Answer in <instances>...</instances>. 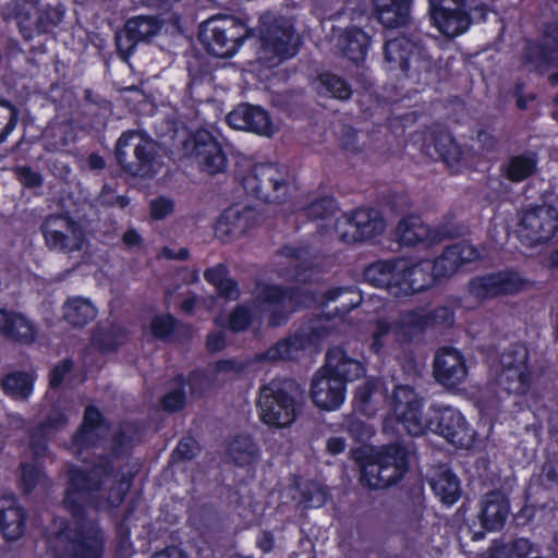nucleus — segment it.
<instances>
[{
  "instance_id": "obj_4",
  "label": "nucleus",
  "mask_w": 558,
  "mask_h": 558,
  "mask_svg": "<svg viewBox=\"0 0 558 558\" xmlns=\"http://www.w3.org/2000/svg\"><path fill=\"white\" fill-rule=\"evenodd\" d=\"M258 43L257 59L269 69L295 57L302 45L293 22L270 13L260 16Z\"/></svg>"
},
{
  "instance_id": "obj_55",
  "label": "nucleus",
  "mask_w": 558,
  "mask_h": 558,
  "mask_svg": "<svg viewBox=\"0 0 558 558\" xmlns=\"http://www.w3.org/2000/svg\"><path fill=\"white\" fill-rule=\"evenodd\" d=\"M289 277L303 284L312 282L311 271L313 270V263L307 258L299 260V263L291 265L288 269Z\"/></svg>"
},
{
  "instance_id": "obj_3",
  "label": "nucleus",
  "mask_w": 558,
  "mask_h": 558,
  "mask_svg": "<svg viewBox=\"0 0 558 558\" xmlns=\"http://www.w3.org/2000/svg\"><path fill=\"white\" fill-rule=\"evenodd\" d=\"M366 368L362 362L351 357L340 345L331 347L311 381V399L325 411L339 409L345 399L347 384L364 376Z\"/></svg>"
},
{
  "instance_id": "obj_36",
  "label": "nucleus",
  "mask_w": 558,
  "mask_h": 558,
  "mask_svg": "<svg viewBox=\"0 0 558 558\" xmlns=\"http://www.w3.org/2000/svg\"><path fill=\"white\" fill-rule=\"evenodd\" d=\"M36 379L34 371H12L2 376L1 389L12 400L26 401L34 392Z\"/></svg>"
},
{
  "instance_id": "obj_46",
  "label": "nucleus",
  "mask_w": 558,
  "mask_h": 558,
  "mask_svg": "<svg viewBox=\"0 0 558 558\" xmlns=\"http://www.w3.org/2000/svg\"><path fill=\"white\" fill-rule=\"evenodd\" d=\"M19 487L23 494H31L35 490L40 480L45 476L44 463L22 461L19 465Z\"/></svg>"
},
{
  "instance_id": "obj_34",
  "label": "nucleus",
  "mask_w": 558,
  "mask_h": 558,
  "mask_svg": "<svg viewBox=\"0 0 558 558\" xmlns=\"http://www.w3.org/2000/svg\"><path fill=\"white\" fill-rule=\"evenodd\" d=\"M310 342L308 336L294 333L282 338L270 345L267 350L256 353V362H278L292 360L294 354L304 350Z\"/></svg>"
},
{
  "instance_id": "obj_47",
  "label": "nucleus",
  "mask_w": 558,
  "mask_h": 558,
  "mask_svg": "<svg viewBox=\"0 0 558 558\" xmlns=\"http://www.w3.org/2000/svg\"><path fill=\"white\" fill-rule=\"evenodd\" d=\"M64 17V8L61 4L56 7L47 5L37 10V17L34 22L35 31L38 34H46L57 27Z\"/></svg>"
},
{
  "instance_id": "obj_1",
  "label": "nucleus",
  "mask_w": 558,
  "mask_h": 558,
  "mask_svg": "<svg viewBox=\"0 0 558 558\" xmlns=\"http://www.w3.org/2000/svg\"><path fill=\"white\" fill-rule=\"evenodd\" d=\"M113 474L114 465L108 456H100L89 471L75 464L68 468L62 504L74 525L66 518H58L57 530L48 536L50 546L54 542L60 545L59 558H104L105 536L99 524L88 518V509L93 495Z\"/></svg>"
},
{
  "instance_id": "obj_37",
  "label": "nucleus",
  "mask_w": 558,
  "mask_h": 558,
  "mask_svg": "<svg viewBox=\"0 0 558 558\" xmlns=\"http://www.w3.org/2000/svg\"><path fill=\"white\" fill-rule=\"evenodd\" d=\"M105 416L96 405H87L84 411L83 421L72 436V444L80 448H92L98 438L95 430L105 425Z\"/></svg>"
},
{
  "instance_id": "obj_58",
  "label": "nucleus",
  "mask_w": 558,
  "mask_h": 558,
  "mask_svg": "<svg viewBox=\"0 0 558 558\" xmlns=\"http://www.w3.org/2000/svg\"><path fill=\"white\" fill-rule=\"evenodd\" d=\"M68 423V416L61 409L51 410L46 418L36 426L48 433L49 429H59Z\"/></svg>"
},
{
  "instance_id": "obj_60",
  "label": "nucleus",
  "mask_w": 558,
  "mask_h": 558,
  "mask_svg": "<svg viewBox=\"0 0 558 558\" xmlns=\"http://www.w3.org/2000/svg\"><path fill=\"white\" fill-rule=\"evenodd\" d=\"M217 294L226 300L235 301L240 298L241 292L236 280L227 277L221 286L215 288Z\"/></svg>"
},
{
  "instance_id": "obj_61",
  "label": "nucleus",
  "mask_w": 558,
  "mask_h": 558,
  "mask_svg": "<svg viewBox=\"0 0 558 558\" xmlns=\"http://www.w3.org/2000/svg\"><path fill=\"white\" fill-rule=\"evenodd\" d=\"M229 275V269L223 263L209 267L204 271L205 280L214 288L221 286L223 279Z\"/></svg>"
},
{
  "instance_id": "obj_31",
  "label": "nucleus",
  "mask_w": 558,
  "mask_h": 558,
  "mask_svg": "<svg viewBox=\"0 0 558 558\" xmlns=\"http://www.w3.org/2000/svg\"><path fill=\"white\" fill-rule=\"evenodd\" d=\"M248 214L247 210L241 211L233 207L225 209L215 225L216 236L222 242H230L246 234L253 226Z\"/></svg>"
},
{
  "instance_id": "obj_21",
  "label": "nucleus",
  "mask_w": 558,
  "mask_h": 558,
  "mask_svg": "<svg viewBox=\"0 0 558 558\" xmlns=\"http://www.w3.org/2000/svg\"><path fill=\"white\" fill-rule=\"evenodd\" d=\"M510 501L508 496L499 489H493L483 495L478 505L477 521L481 532H474L473 541H480L486 532L500 531L508 518Z\"/></svg>"
},
{
  "instance_id": "obj_48",
  "label": "nucleus",
  "mask_w": 558,
  "mask_h": 558,
  "mask_svg": "<svg viewBox=\"0 0 558 558\" xmlns=\"http://www.w3.org/2000/svg\"><path fill=\"white\" fill-rule=\"evenodd\" d=\"M28 450L32 461L44 463L49 456V435L37 426L28 432Z\"/></svg>"
},
{
  "instance_id": "obj_15",
  "label": "nucleus",
  "mask_w": 558,
  "mask_h": 558,
  "mask_svg": "<svg viewBox=\"0 0 558 558\" xmlns=\"http://www.w3.org/2000/svg\"><path fill=\"white\" fill-rule=\"evenodd\" d=\"M384 228V219L371 207L355 208L336 222V232L345 244L369 241L379 235Z\"/></svg>"
},
{
  "instance_id": "obj_40",
  "label": "nucleus",
  "mask_w": 558,
  "mask_h": 558,
  "mask_svg": "<svg viewBox=\"0 0 558 558\" xmlns=\"http://www.w3.org/2000/svg\"><path fill=\"white\" fill-rule=\"evenodd\" d=\"M169 384L172 387L163 396L160 397L158 403L165 413H179L183 411L187 405V380L185 374L177 373L169 380Z\"/></svg>"
},
{
  "instance_id": "obj_22",
  "label": "nucleus",
  "mask_w": 558,
  "mask_h": 558,
  "mask_svg": "<svg viewBox=\"0 0 558 558\" xmlns=\"http://www.w3.org/2000/svg\"><path fill=\"white\" fill-rule=\"evenodd\" d=\"M227 123L235 130L271 136L274 123L269 112L262 106L243 102L227 114Z\"/></svg>"
},
{
  "instance_id": "obj_18",
  "label": "nucleus",
  "mask_w": 558,
  "mask_h": 558,
  "mask_svg": "<svg viewBox=\"0 0 558 558\" xmlns=\"http://www.w3.org/2000/svg\"><path fill=\"white\" fill-rule=\"evenodd\" d=\"M47 247L51 251H80L83 245V231L80 225L69 216L51 215L40 226Z\"/></svg>"
},
{
  "instance_id": "obj_28",
  "label": "nucleus",
  "mask_w": 558,
  "mask_h": 558,
  "mask_svg": "<svg viewBox=\"0 0 558 558\" xmlns=\"http://www.w3.org/2000/svg\"><path fill=\"white\" fill-rule=\"evenodd\" d=\"M226 453L235 466L245 469L247 473L253 474L262 457L258 444L250 434L233 436L227 444Z\"/></svg>"
},
{
  "instance_id": "obj_24",
  "label": "nucleus",
  "mask_w": 558,
  "mask_h": 558,
  "mask_svg": "<svg viewBox=\"0 0 558 558\" xmlns=\"http://www.w3.org/2000/svg\"><path fill=\"white\" fill-rule=\"evenodd\" d=\"M522 62L539 72L556 68L557 71L550 73L547 81L550 86H558V48L550 46L548 41L527 39L522 50Z\"/></svg>"
},
{
  "instance_id": "obj_39",
  "label": "nucleus",
  "mask_w": 558,
  "mask_h": 558,
  "mask_svg": "<svg viewBox=\"0 0 558 558\" xmlns=\"http://www.w3.org/2000/svg\"><path fill=\"white\" fill-rule=\"evenodd\" d=\"M62 313L70 326L83 328L96 318L98 310L88 299L70 296L62 306Z\"/></svg>"
},
{
  "instance_id": "obj_44",
  "label": "nucleus",
  "mask_w": 558,
  "mask_h": 558,
  "mask_svg": "<svg viewBox=\"0 0 558 558\" xmlns=\"http://www.w3.org/2000/svg\"><path fill=\"white\" fill-rule=\"evenodd\" d=\"M338 210V202L331 195H324L313 199L299 210L300 217H306L308 220L330 219Z\"/></svg>"
},
{
  "instance_id": "obj_16",
  "label": "nucleus",
  "mask_w": 558,
  "mask_h": 558,
  "mask_svg": "<svg viewBox=\"0 0 558 558\" xmlns=\"http://www.w3.org/2000/svg\"><path fill=\"white\" fill-rule=\"evenodd\" d=\"M453 323L454 312L449 306L439 305L429 311L417 307L400 315L397 329L410 341L428 329L449 328Z\"/></svg>"
},
{
  "instance_id": "obj_56",
  "label": "nucleus",
  "mask_w": 558,
  "mask_h": 558,
  "mask_svg": "<svg viewBox=\"0 0 558 558\" xmlns=\"http://www.w3.org/2000/svg\"><path fill=\"white\" fill-rule=\"evenodd\" d=\"M195 457V440L191 437L181 438L171 453L174 461H191Z\"/></svg>"
},
{
  "instance_id": "obj_12",
  "label": "nucleus",
  "mask_w": 558,
  "mask_h": 558,
  "mask_svg": "<svg viewBox=\"0 0 558 558\" xmlns=\"http://www.w3.org/2000/svg\"><path fill=\"white\" fill-rule=\"evenodd\" d=\"M530 284L514 268H505L470 279L468 288L472 296L480 301H489L502 296H514L523 292Z\"/></svg>"
},
{
  "instance_id": "obj_11",
  "label": "nucleus",
  "mask_w": 558,
  "mask_h": 558,
  "mask_svg": "<svg viewBox=\"0 0 558 558\" xmlns=\"http://www.w3.org/2000/svg\"><path fill=\"white\" fill-rule=\"evenodd\" d=\"M413 264L407 266L402 259H379L367 265L363 278L368 284L387 290L397 300H404L418 294Z\"/></svg>"
},
{
  "instance_id": "obj_7",
  "label": "nucleus",
  "mask_w": 558,
  "mask_h": 558,
  "mask_svg": "<svg viewBox=\"0 0 558 558\" xmlns=\"http://www.w3.org/2000/svg\"><path fill=\"white\" fill-rule=\"evenodd\" d=\"M480 258L478 250L469 242L461 241L447 245L435 259H421L413 264L418 293H422L442 279L453 276L461 267Z\"/></svg>"
},
{
  "instance_id": "obj_41",
  "label": "nucleus",
  "mask_w": 558,
  "mask_h": 558,
  "mask_svg": "<svg viewBox=\"0 0 558 558\" xmlns=\"http://www.w3.org/2000/svg\"><path fill=\"white\" fill-rule=\"evenodd\" d=\"M399 242L404 246H415L428 239L429 228L424 225L418 216L403 217L397 226Z\"/></svg>"
},
{
  "instance_id": "obj_13",
  "label": "nucleus",
  "mask_w": 558,
  "mask_h": 558,
  "mask_svg": "<svg viewBox=\"0 0 558 558\" xmlns=\"http://www.w3.org/2000/svg\"><path fill=\"white\" fill-rule=\"evenodd\" d=\"M426 48L422 32L402 34L386 40L384 45V63L387 71L397 76H410L413 62L424 59Z\"/></svg>"
},
{
  "instance_id": "obj_43",
  "label": "nucleus",
  "mask_w": 558,
  "mask_h": 558,
  "mask_svg": "<svg viewBox=\"0 0 558 558\" xmlns=\"http://www.w3.org/2000/svg\"><path fill=\"white\" fill-rule=\"evenodd\" d=\"M126 340V332L120 326H111L108 329L93 333L92 341L101 353H114Z\"/></svg>"
},
{
  "instance_id": "obj_9",
  "label": "nucleus",
  "mask_w": 558,
  "mask_h": 558,
  "mask_svg": "<svg viewBox=\"0 0 558 558\" xmlns=\"http://www.w3.org/2000/svg\"><path fill=\"white\" fill-rule=\"evenodd\" d=\"M114 157L121 169L132 177L154 178L156 174V144L145 131L122 132L116 143Z\"/></svg>"
},
{
  "instance_id": "obj_17",
  "label": "nucleus",
  "mask_w": 558,
  "mask_h": 558,
  "mask_svg": "<svg viewBox=\"0 0 558 558\" xmlns=\"http://www.w3.org/2000/svg\"><path fill=\"white\" fill-rule=\"evenodd\" d=\"M500 381L509 393L524 395L532 385L529 351L522 344H512L501 355Z\"/></svg>"
},
{
  "instance_id": "obj_64",
  "label": "nucleus",
  "mask_w": 558,
  "mask_h": 558,
  "mask_svg": "<svg viewBox=\"0 0 558 558\" xmlns=\"http://www.w3.org/2000/svg\"><path fill=\"white\" fill-rule=\"evenodd\" d=\"M345 429L355 441H363L369 436L366 423L361 420L349 421Z\"/></svg>"
},
{
  "instance_id": "obj_52",
  "label": "nucleus",
  "mask_w": 558,
  "mask_h": 558,
  "mask_svg": "<svg viewBox=\"0 0 558 558\" xmlns=\"http://www.w3.org/2000/svg\"><path fill=\"white\" fill-rule=\"evenodd\" d=\"M74 367V362L70 357H65L58 362L49 372V387L51 389H57L61 387L65 376L72 372Z\"/></svg>"
},
{
  "instance_id": "obj_54",
  "label": "nucleus",
  "mask_w": 558,
  "mask_h": 558,
  "mask_svg": "<svg viewBox=\"0 0 558 558\" xmlns=\"http://www.w3.org/2000/svg\"><path fill=\"white\" fill-rule=\"evenodd\" d=\"M14 172L19 182L26 189L39 187L44 183L43 175L29 166H19Z\"/></svg>"
},
{
  "instance_id": "obj_20",
  "label": "nucleus",
  "mask_w": 558,
  "mask_h": 558,
  "mask_svg": "<svg viewBox=\"0 0 558 558\" xmlns=\"http://www.w3.org/2000/svg\"><path fill=\"white\" fill-rule=\"evenodd\" d=\"M469 367L463 353L446 345L437 350L433 362L435 380L447 389L458 388L466 378Z\"/></svg>"
},
{
  "instance_id": "obj_19",
  "label": "nucleus",
  "mask_w": 558,
  "mask_h": 558,
  "mask_svg": "<svg viewBox=\"0 0 558 558\" xmlns=\"http://www.w3.org/2000/svg\"><path fill=\"white\" fill-rule=\"evenodd\" d=\"M162 22L158 16L137 15L130 17L123 29L116 35L117 50L122 59L134 54L140 43L148 41L161 29Z\"/></svg>"
},
{
  "instance_id": "obj_30",
  "label": "nucleus",
  "mask_w": 558,
  "mask_h": 558,
  "mask_svg": "<svg viewBox=\"0 0 558 558\" xmlns=\"http://www.w3.org/2000/svg\"><path fill=\"white\" fill-rule=\"evenodd\" d=\"M149 330L154 338L163 342L174 340H191L193 328L170 313L155 315L149 324Z\"/></svg>"
},
{
  "instance_id": "obj_35",
  "label": "nucleus",
  "mask_w": 558,
  "mask_h": 558,
  "mask_svg": "<svg viewBox=\"0 0 558 558\" xmlns=\"http://www.w3.org/2000/svg\"><path fill=\"white\" fill-rule=\"evenodd\" d=\"M537 170L538 156L532 150L510 156L500 167L502 175L511 183H521L536 174Z\"/></svg>"
},
{
  "instance_id": "obj_8",
  "label": "nucleus",
  "mask_w": 558,
  "mask_h": 558,
  "mask_svg": "<svg viewBox=\"0 0 558 558\" xmlns=\"http://www.w3.org/2000/svg\"><path fill=\"white\" fill-rule=\"evenodd\" d=\"M250 34V27L242 20L233 15H217L199 25L198 40L208 54L216 58H231Z\"/></svg>"
},
{
  "instance_id": "obj_14",
  "label": "nucleus",
  "mask_w": 558,
  "mask_h": 558,
  "mask_svg": "<svg viewBox=\"0 0 558 558\" xmlns=\"http://www.w3.org/2000/svg\"><path fill=\"white\" fill-rule=\"evenodd\" d=\"M558 231V211L553 206L526 209L518 223V238L529 247L549 242Z\"/></svg>"
},
{
  "instance_id": "obj_53",
  "label": "nucleus",
  "mask_w": 558,
  "mask_h": 558,
  "mask_svg": "<svg viewBox=\"0 0 558 558\" xmlns=\"http://www.w3.org/2000/svg\"><path fill=\"white\" fill-rule=\"evenodd\" d=\"M174 210V203L166 196H158L149 203V215L153 220H162L172 214Z\"/></svg>"
},
{
  "instance_id": "obj_49",
  "label": "nucleus",
  "mask_w": 558,
  "mask_h": 558,
  "mask_svg": "<svg viewBox=\"0 0 558 558\" xmlns=\"http://www.w3.org/2000/svg\"><path fill=\"white\" fill-rule=\"evenodd\" d=\"M133 475L131 474H117L114 482L108 490L107 501L111 508H118L124 501L128 493L131 489Z\"/></svg>"
},
{
  "instance_id": "obj_25",
  "label": "nucleus",
  "mask_w": 558,
  "mask_h": 558,
  "mask_svg": "<svg viewBox=\"0 0 558 558\" xmlns=\"http://www.w3.org/2000/svg\"><path fill=\"white\" fill-rule=\"evenodd\" d=\"M0 335L13 342L32 345L37 339L38 329L26 315L4 310L0 313Z\"/></svg>"
},
{
  "instance_id": "obj_6",
  "label": "nucleus",
  "mask_w": 558,
  "mask_h": 558,
  "mask_svg": "<svg viewBox=\"0 0 558 558\" xmlns=\"http://www.w3.org/2000/svg\"><path fill=\"white\" fill-rule=\"evenodd\" d=\"M292 182L289 167L278 162L256 163L241 179L248 196L267 204L284 203L291 193Z\"/></svg>"
},
{
  "instance_id": "obj_27",
  "label": "nucleus",
  "mask_w": 558,
  "mask_h": 558,
  "mask_svg": "<svg viewBox=\"0 0 558 558\" xmlns=\"http://www.w3.org/2000/svg\"><path fill=\"white\" fill-rule=\"evenodd\" d=\"M27 513L13 496L0 499V532L7 542L20 539L26 530Z\"/></svg>"
},
{
  "instance_id": "obj_2",
  "label": "nucleus",
  "mask_w": 558,
  "mask_h": 558,
  "mask_svg": "<svg viewBox=\"0 0 558 558\" xmlns=\"http://www.w3.org/2000/svg\"><path fill=\"white\" fill-rule=\"evenodd\" d=\"M390 405L397 421L413 437L421 436L426 429H429L457 448H470L473 445L474 429L464 415L452 407H430L424 422V400L409 385H397L395 387Z\"/></svg>"
},
{
  "instance_id": "obj_59",
  "label": "nucleus",
  "mask_w": 558,
  "mask_h": 558,
  "mask_svg": "<svg viewBox=\"0 0 558 558\" xmlns=\"http://www.w3.org/2000/svg\"><path fill=\"white\" fill-rule=\"evenodd\" d=\"M248 366V362L231 359H220L215 363V369L217 373H235L241 374Z\"/></svg>"
},
{
  "instance_id": "obj_62",
  "label": "nucleus",
  "mask_w": 558,
  "mask_h": 558,
  "mask_svg": "<svg viewBox=\"0 0 558 558\" xmlns=\"http://www.w3.org/2000/svg\"><path fill=\"white\" fill-rule=\"evenodd\" d=\"M185 377L187 380L186 388H189L191 397L201 399L205 392L203 375L198 371L193 369Z\"/></svg>"
},
{
  "instance_id": "obj_42",
  "label": "nucleus",
  "mask_w": 558,
  "mask_h": 558,
  "mask_svg": "<svg viewBox=\"0 0 558 558\" xmlns=\"http://www.w3.org/2000/svg\"><path fill=\"white\" fill-rule=\"evenodd\" d=\"M430 142L436 155L444 162L447 165H453L460 161L462 155L461 147L449 131H433L430 134Z\"/></svg>"
},
{
  "instance_id": "obj_38",
  "label": "nucleus",
  "mask_w": 558,
  "mask_h": 558,
  "mask_svg": "<svg viewBox=\"0 0 558 558\" xmlns=\"http://www.w3.org/2000/svg\"><path fill=\"white\" fill-rule=\"evenodd\" d=\"M310 298H312V292L299 287L266 283L257 293L256 301L267 305H281L286 301L300 304L302 300Z\"/></svg>"
},
{
  "instance_id": "obj_45",
  "label": "nucleus",
  "mask_w": 558,
  "mask_h": 558,
  "mask_svg": "<svg viewBox=\"0 0 558 558\" xmlns=\"http://www.w3.org/2000/svg\"><path fill=\"white\" fill-rule=\"evenodd\" d=\"M318 81L325 94H329L332 98L348 100L352 96L350 83L338 74L323 72L318 75Z\"/></svg>"
},
{
  "instance_id": "obj_63",
  "label": "nucleus",
  "mask_w": 558,
  "mask_h": 558,
  "mask_svg": "<svg viewBox=\"0 0 558 558\" xmlns=\"http://www.w3.org/2000/svg\"><path fill=\"white\" fill-rule=\"evenodd\" d=\"M205 344L210 353H218L225 350L227 339L222 331L213 330L207 333Z\"/></svg>"
},
{
  "instance_id": "obj_23",
  "label": "nucleus",
  "mask_w": 558,
  "mask_h": 558,
  "mask_svg": "<svg viewBox=\"0 0 558 558\" xmlns=\"http://www.w3.org/2000/svg\"><path fill=\"white\" fill-rule=\"evenodd\" d=\"M193 150L203 171L209 174L223 172L228 159L221 144L207 130H197L193 135Z\"/></svg>"
},
{
  "instance_id": "obj_29",
  "label": "nucleus",
  "mask_w": 558,
  "mask_h": 558,
  "mask_svg": "<svg viewBox=\"0 0 558 558\" xmlns=\"http://www.w3.org/2000/svg\"><path fill=\"white\" fill-rule=\"evenodd\" d=\"M428 483L435 496L444 505L452 506L461 497L460 480L448 466L440 465L433 470Z\"/></svg>"
},
{
  "instance_id": "obj_33",
  "label": "nucleus",
  "mask_w": 558,
  "mask_h": 558,
  "mask_svg": "<svg viewBox=\"0 0 558 558\" xmlns=\"http://www.w3.org/2000/svg\"><path fill=\"white\" fill-rule=\"evenodd\" d=\"M372 38L360 27H348L338 38V47L344 58L359 64L364 62Z\"/></svg>"
},
{
  "instance_id": "obj_50",
  "label": "nucleus",
  "mask_w": 558,
  "mask_h": 558,
  "mask_svg": "<svg viewBox=\"0 0 558 558\" xmlns=\"http://www.w3.org/2000/svg\"><path fill=\"white\" fill-rule=\"evenodd\" d=\"M252 323L253 314L251 310L246 305L238 304L228 316L227 328L238 333L247 330Z\"/></svg>"
},
{
  "instance_id": "obj_32",
  "label": "nucleus",
  "mask_w": 558,
  "mask_h": 558,
  "mask_svg": "<svg viewBox=\"0 0 558 558\" xmlns=\"http://www.w3.org/2000/svg\"><path fill=\"white\" fill-rule=\"evenodd\" d=\"M432 24L446 37L454 38L465 33L472 24L469 9L428 12Z\"/></svg>"
},
{
  "instance_id": "obj_57",
  "label": "nucleus",
  "mask_w": 558,
  "mask_h": 558,
  "mask_svg": "<svg viewBox=\"0 0 558 558\" xmlns=\"http://www.w3.org/2000/svg\"><path fill=\"white\" fill-rule=\"evenodd\" d=\"M0 108H3L8 111L9 119L5 125L0 131V144L3 143L8 136L15 129L19 121V112L16 107L9 100L0 98Z\"/></svg>"
},
{
  "instance_id": "obj_10",
  "label": "nucleus",
  "mask_w": 558,
  "mask_h": 558,
  "mask_svg": "<svg viewBox=\"0 0 558 558\" xmlns=\"http://www.w3.org/2000/svg\"><path fill=\"white\" fill-rule=\"evenodd\" d=\"M291 383L271 379L259 388L257 409L260 421L271 427H289L300 415L302 405L289 391Z\"/></svg>"
},
{
  "instance_id": "obj_51",
  "label": "nucleus",
  "mask_w": 558,
  "mask_h": 558,
  "mask_svg": "<svg viewBox=\"0 0 558 558\" xmlns=\"http://www.w3.org/2000/svg\"><path fill=\"white\" fill-rule=\"evenodd\" d=\"M379 383L376 379H367L355 389L353 403L361 411L366 412L373 396L377 392Z\"/></svg>"
},
{
  "instance_id": "obj_26",
  "label": "nucleus",
  "mask_w": 558,
  "mask_h": 558,
  "mask_svg": "<svg viewBox=\"0 0 558 558\" xmlns=\"http://www.w3.org/2000/svg\"><path fill=\"white\" fill-rule=\"evenodd\" d=\"M413 0H372V13L386 29L407 27Z\"/></svg>"
},
{
  "instance_id": "obj_5",
  "label": "nucleus",
  "mask_w": 558,
  "mask_h": 558,
  "mask_svg": "<svg viewBox=\"0 0 558 558\" xmlns=\"http://www.w3.org/2000/svg\"><path fill=\"white\" fill-rule=\"evenodd\" d=\"M410 468L409 451L399 442L381 446L361 469L360 482L369 489L396 485Z\"/></svg>"
}]
</instances>
